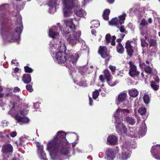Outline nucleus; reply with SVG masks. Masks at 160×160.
<instances>
[{
    "label": "nucleus",
    "instance_id": "nucleus-1",
    "mask_svg": "<svg viewBox=\"0 0 160 160\" xmlns=\"http://www.w3.org/2000/svg\"><path fill=\"white\" fill-rule=\"evenodd\" d=\"M8 4H3L0 6V33L4 39L10 42H14L19 40L23 27L21 16L17 15L14 19L17 27L12 30L9 26L8 13L7 12Z\"/></svg>",
    "mask_w": 160,
    "mask_h": 160
},
{
    "label": "nucleus",
    "instance_id": "nucleus-2",
    "mask_svg": "<svg viewBox=\"0 0 160 160\" xmlns=\"http://www.w3.org/2000/svg\"><path fill=\"white\" fill-rule=\"evenodd\" d=\"M72 19H69L63 20L62 24H65L64 28L61 29L59 26L60 23H57L58 27L53 26L49 29V35L53 38H56L59 36L58 31L61 30L63 34H72L67 35L66 38L68 43L72 47H75L79 42V38L81 35L80 31L77 30L75 24L72 22Z\"/></svg>",
    "mask_w": 160,
    "mask_h": 160
},
{
    "label": "nucleus",
    "instance_id": "nucleus-3",
    "mask_svg": "<svg viewBox=\"0 0 160 160\" xmlns=\"http://www.w3.org/2000/svg\"><path fill=\"white\" fill-rule=\"evenodd\" d=\"M49 49L53 53L56 52V62L65 66L70 70L72 69V67L79 58L78 53H76L74 56L71 54H67L64 52L66 50V47L63 41H60L58 45L53 44L52 42H50Z\"/></svg>",
    "mask_w": 160,
    "mask_h": 160
},
{
    "label": "nucleus",
    "instance_id": "nucleus-4",
    "mask_svg": "<svg viewBox=\"0 0 160 160\" xmlns=\"http://www.w3.org/2000/svg\"><path fill=\"white\" fill-rule=\"evenodd\" d=\"M66 135L64 132L59 131L53 139L48 142L47 149L51 155L55 156L60 153L65 155L69 154L70 145L65 138Z\"/></svg>",
    "mask_w": 160,
    "mask_h": 160
},
{
    "label": "nucleus",
    "instance_id": "nucleus-5",
    "mask_svg": "<svg viewBox=\"0 0 160 160\" xmlns=\"http://www.w3.org/2000/svg\"><path fill=\"white\" fill-rule=\"evenodd\" d=\"M63 2L64 8L63 12L65 17L70 16L73 12L72 9L74 8V12L80 17L85 18L86 13L85 10L80 9V6L77 0H62Z\"/></svg>",
    "mask_w": 160,
    "mask_h": 160
},
{
    "label": "nucleus",
    "instance_id": "nucleus-6",
    "mask_svg": "<svg viewBox=\"0 0 160 160\" xmlns=\"http://www.w3.org/2000/svg\"><path fill=\"white\" fill-rule=\"evenodd\" d=\"M131 112L130 110L127 109H118L114 114V117L115 120V127L116 130L119 133H121V129L122 127L124 132H126V130L124 124L122 122V116L125 112L129 113Z\"/></svg>",
    "mask_w": 160,
    "mask_h": 160
},
{
    "label": "nucleus",
    "instance_id": "nucleus-7",
    "mask_svg": "<svg viewBox=\"0 0 160 160\" xmlns=\"http://www.w3.org/2000/svg\"><path fill=\"white\" fill-rule=\"evenodd\" d=\"M126 17V14L125 13H123L122 15L120 16L118 18H113L109 22V24L114 25L117 28H119L121 32L127 34V32L126 30L125 27L123 26L122 25L124 23Z\"/></svg>",
    "mask_w": 160,
    "mask_h": 160
},
{
    "label": "nucleus",
    "instance_id": "nucleus-8",
    "mask_svg": "<svg viewBox=\"0 0 160 160\" xmlns=\"http://www.w3.org/2000/svg\"><path fill=\"white\" fill-rule=\"evenodd\" d=\"M13 151L12 146L8 143H5L2 146V155L4 157L9 158Z\"/></svg>",
    "mask_w": 160,
    "mask_h": 160
},
{
    "label": "nucleus",
    "instance_id": "nucleus-9",
    "mask_svg": "<svg viewBox=\"0 0 160 160\" xmlns=\"http://www.w3.org/2000/svg\"><path fill=\"white\" fill-rule=\"evenodd\" d=\"M129 75L134 79H137L139 75L140 72L137 69L136 67L134 65L133 62H129Z\"/></svg>",
    "mask_w": 160,
    "mask_h": 160
},
{
    "label": "nucleus",
    "instance_id": "nucleus-10",
    "mask_svg": "<svg viewBox=\"0 0 160 160\" xmlns=\"http://www.w3.org/2000/svg\"><path fill=\"white\" fill-rule=\"evenodd\" d=\"M60 0H48L47 4L49 7V12L52 14L56 12L57 8H59Z\"/></svg>",
    "mask_w": 160,
    "mask_h": 160
},
{
    "label": "nucleus",
    "instance_id": "nucleus-11",
    "mask_svg": "<svg viewBox=\"0 0 160 160\" xmlns=\"http://www.w3.org/2000/svg\"><path fill=\"white\" fill-rule=\"evenodd\" d=\"M98 52L100 54L101 57L103 58H106L107 57L108 58L109 56V52L106 46H100L99 48ZM109 60V58H108V59H106V61L108 62Z\"/></svg>",
    "mask_w": 160,
    "mask_h": 160
},
{
    "label": "nucleus",
    "instance_id": "nucleus-12",
    "mask_svg": "<svg viewBox=\"0 0 160 160\" xmlns=\"http://www.w3.org/2000/svg\"><path fill=\"white\" fill-rule=\"evenodd\" d=\"M151 152L155 158L160 160V145L156 144L153 146Z\"/></svg>",
    "mask_w": 160,
    "mask_h": 160
},
{
    "label": "nucleus",
    "instance_id": "nucleus-13",
    "mask_svg": "<svg viewBox=\"0 0 160 160\" xmlns=\"http://www.w3.org/2000/svg\"><path fill=\"white\" fill-rule=\"evenodd\" d=\"M103 73L104 77L107 79V82L108 85L111 86H115L116 85L115 83H112L111 82L112 77L108 69H106L103 71Z\"/></svg>",
    "mask_w": 160,
    "mask_h": 160
},
{
    "label": "nucleus",
    "instance_id": "nucleus-14",
    "mask_svg": "<svg viewBox=\"0 0 160 160\" xmlns=\"http://www.w3.org/2000/svg\"><path fill=\"white\" fill-rule=\"evenodd\" d=\"M131 153L129 149H123L121 154L119 155V158L122 160H126L130 157Z\"/></svg>",
    "mask_w": 160,
    "mask_h": 160
},
{
    "label": "nucleus",
    "instance_id": "nucleus-15",
    "mask_svg": "<svg viewBox=\"0 0 160 160\" xmlns=\"http://www.w3.org/2000/svg\"><path fill=\"white\" fill-rule=\"evenodd\" d=\"M107 158L108 160H113L116 157L114 149L111 148H108L106 151Z\"/></svg>",
    "mask_w": 160,
    "mask_h": 160
},
{
    "label": "nucleus",
    "instance_id": "nucleus-16",
    "mask_svg": "<svg viewBox=\"0 0 160 160\" xmlns=\"http://www.w3.org/2000/svg\"><path fill=\"white\" fill-rule=\"evenodd\" d=\"M116 39V37L115 36H113L112 37L109 34H107L105 37L106 42L107 44H108L110 42L112 46L115 45V40Z\"/></svg>",
    "mask_w": 160,
    "mask_h": 160
},
{
    "label": "nucleus",
    "instance_id": "nucleus-17",
    "mask_svg": "<svg viewBox=\"0 0 160 160\" xmlns=\"http://www.w3.org/2000/svg\"><path fill=\"white\" fill-rule=\"evenodd\" d=\"M130 42H131L129 40L127 41L126 44L125 48L128 55L130 57H131L132 56L134 51L132 49V47L130 44Z\"/></svg>",
    "mask_w": 160,
    "mask_h": 160
},
{
    "label": "nucleus",
    "instance_id": "nucleus-18",
    "mask_svg": "<svg viewBox=\"0 0 160 160\" xmlns=\"http://www.w3.org/2000/svg\"><path fill=\"white\" fill-rule=\"evenodd\" d=\"M127 93L124 92H121L118 95L117 104V105L120 104V103L124 102L126 98Z\"/></svg>",
    "mask_w": 160,
    "mask_h": 160
},
{
    "label": "nucleus",
    "instance_id": "nucleus-19",
    "mask_svg": "<svg viewBox=\"0 0 160 160\" xmlns=\"http://www.w3.org/2000/svg\"><path fill=\"white\" fill-rule=\"evenodd\" d=\"M107 141L110 144L116 145L118 142V138L114 135H111L108 137Z\"/></svg>",
    "mask_w": 160,
    "mask_h": 160
},
{
    "label": "nucleus",
    "instance_id": "nucleus-20",
    "mask_svg": "<svg viewBox=\"0 0 160 160\" xmlns=\"http://www.w3.org/2000/svg\"><path fill=\"white\" fill-rule=\"evenodd\" d=\"M15 118L18 122L26 123L28 122L29 121L28 118L25 117H22L18 114H17L15 115Z\"/></svg>",
    "mask_w": 160,
    "mask_h": 160
},
{
    "label": "nucleus",
    "instance_id": "nucleus-21",
    "mask_svg": "<svg viewBox=\"0 0 160 160\" xmlns=\"http://www.w3.org/2000/svg\"><path fill=\"white\" fill-rule=\"evenodd\" d=\"M122 149H129L130 148H135L133 144H131V142L128 140H126L123 142L122 145Z\"/></svg>",
    "mask_w": 160,
    "mask_h": 160
},
{
    "label": "nucleus",
    "instance_id": "nucleus-22",
    "mask_svg": "<svg viewBox=\"0 0 160 160\" xmlns=\"http://www.w3.org/2000/svg\"><path fill=\"white\" fill-rule=\"evenodd\" d=\"M139 66L141 68H143L146 72L149 74H151L152 73V69L150 67L146 65L144 63H142L141 62H140Z\"/></svg>",
    "mask_w": 160,
    "mask_h": 160
},
{
    "label": "nucleus",
    "instance_id": "nucleus-23",
    "mask_svg": "<svg viewBox=\"0 0 160 160\" xmlns=\"http://www.w3.org/2000/svg\"><path fill=\"white\" fill-rule=\"evenodd\" d=\"M37 152L38 154L41 159L43 160H48L46 158V154L44 151L43 149H42V148H41L40 150H38Z\"/></svg>",
    "mask_w": 160,
    "mask_h": 160
},
{
    "label": "nucleus",
    "instance_id": "nucleus-24",
    "mask_svg": "<svg viewBox=\"0 0 160 160\" xmlns=\"http://www.w3.org/2000/svg\"><path fill=\"white\" fill-rule=\"evenodd\" d=\"M148 25V22L144 19L142 20L139 25V28L141 30H146Z\"/></svg>",
    "mask_w": 160,
    "mask_h": 160
},
{
    "label": "nucleus",
    "instance_id": "nucleus-25",
    "mask_svg": "<svg viewBox=\"0 0 160 160\" xmlns=\"http://www.w3.org/2000/svg\"><path fill=\"white\" fill-rule=\"evenodd\" d=\"M22 80L25 84H28L31 82V78L30 75L28 74H25L23 75Z\"/></svg>",
    "mask_w": 160,
    "mask_h": 160
},
{
    "label": "nucleus",
    "instance_id": "nucleus-26",
    "mask_svg": "<svg viewBox=\"0 0 160 160\" xmlns=\"http://www.w3.org/2000/svg\"><path fill=\"white\" fill-rule=\"evenodd\" d=\"M138 112L143 116L144 119H146L147 117L145 115L146 112V108L144 107H141L138 110Z\"/></svg>",
    "mask_w": 160,
    "mask_h": 160
},
{
    "label": "nucleus",
    "instance_id": "nucleus-27",
    "mask_svg": "<svg viewBox=\"0 0 160 160\" xmlns=\"http://www.w3.org/2000/svg\"><path fill=\"white\" fill-rule=\"evenodd\" d=\"M116 50L117 52L120 54H122L124 51V49L122 44L119 42L117 45Z\"/></svg>",
    "mask_w": 160,
    "mask_h": 160
},
{
    "label": "nucleus",
    "instance_id": "nucleus-28",
    "mask_svg": "<svg viewBox=\"0 0 160 160\" xmlns=\"http://www.w3.org/2000/svg\"><path fill=\"white\" fill-rule=\"evenodd\" d=\"M129 94L130 96L135 97L138 94V91L135 89H132L129 91Z\"/></svg>",
    "mask_w": 160,
    "mask_h": 160
},
{
    "label": "nucleus",
    "instance_id": "nucleus-29",
    "mask_svg": "<svg viewBox=\"0 0 160 160\" xmlns=\"http://www.w3.org/2000/svg\"><path fill=\"white\" fill-rule=\"evenodd\" d=\"M126 120L128 123L131 125L134 124L136 122L134 118L128 116L126 118Z\"/></svg>",
    "mask_w": 160,
    "mask_h": 160
},
{
    "label": "nucleus",
    "instance_id": "nucleus-30",
    "mask_svg": "<svg viewBox=\"0 0 160 160\" xmlns=\"http://www.w3.org/2000/svg\"><path fill=\"white\" fill-rule=\"evenodd\" d=\"M110 12V10L109 9H106L104 11L102 15V17L104 19L107 20L108 19V16Z\"/></svg>",
    "mask_w": 160,
    "mask_h": 160
},
{
    "label": "nucleus",
    "instance_id": "nucleus-31",
    "mask_svg": "<svg viewBox=\"0 0 160 160\" xmlns=\"http://www.w3.org/2000/svg\"><path fill=\"white\" fill-rule=\"evenodd\" d=\"M92 26L90 28H97L99 26L100 23L97 20H93L91 22Z\"/></svg>",
    "mask_w": 160,
    "mask_h": 160
},
{
    "label": "nucleus",
    "instance_id": "nucleus-32",
    "mask_svg": "<svg viewBox=\"0 0 160 160\" xmlns=\"http://www.w3.org/2000/svg\"><path fill=\"white\" fill-rule=\"evenodd\" d=\"M150 85L152 88L155 91L158 90L159 88L158 86L157 85V83L155 82H151Z\"/></svg>",
    "mask_w": 160,
    "mask_h": 160
},
{
    "label": "nucleus",
    "instance_id": "nucleus-33",
    "mask_svg": "<svg viewBox=\"0 0 160 160\" xmlns=\"http://www.w3.org/2000/svg\"><path fill=\"white\" fill-rule=\"evenodd\" d=\"M149 46L156 47L157 45L156 40L153 39H150L149 42Z\"/></svg>",
    "mask_w": 160,
    "mask_h": 160
},
{
    "label": "nucleus",
    "instance_id": "nucleus-34",
    "mask_svg": "<svg viewBox=\"0 0 160 160\" xmlns=\"http://www.w3.org/2000/svg\"><path fill=\"white\" fill-rule=\"evenodd\" d=\"M129 130L131 132L130 134L132 137H136L137 136V134L136 132H135L133 128H129Z\"/></svg>",
    "mask_w": 160,
    "mask_h": 160
},
{
    "label": "nucleus",
    "instance_id": "nucleus-35",
    "mask_svg": "<svg viewBox=\"0 0 160 160\" xmlns=\"http://www.w3.org/2000/svg\"><path fill=\"white\" fill-rule=\"evenodd\" d=\"M143 100L144 102L146 104H148L149 102L150 98L148 95L145 94L143 98Z\"/></svg>",
    "mask_w": 160,
    "mask_h": 160
},
{
    "label": "nucleus",
    "instance_id": "nucleus-36",
    "mask_svg": "<svg viewBox=\"0 0 160 160\" xmlns=\"http://www.w3.org/2000/svg\"><path fill=\"white\" fill-rule=\"evenodd\" d=\"M141 46L142 47H147L148 46V43H147L144 38H141Z\"/></svg>",
    "mask_w": 160,
    "mask_h": 160
},
{
    "label": "nucleus",
    "instance_id": "nucleus-37",
    "mask_svg": "<svg viewBox=\"0 0 160 160\" xmlns=\"http://www.w3.org/2000/svg\"><path fill=\"white\" fill-rule=\"evenodd\" d=\"M99 94V91L98 90H96L94 91L92 93L93 98L94 99H96L98 96Z\"/></svg>",
    "mask_w": 160,
    "mask_h": 160
},
{
    "label": "nucleus",
    "instance_id": "nucleus-38",
    "mask_svg": "<svg viewBox=\"0 0 160 160\" xmlns=\"http://www.w3.org/2000/svg\"><path fill=\"white\" fill-rule=\"evenodd\" d=\"M26 87L27 90L29 92H32L33 91L32 85L27 84L26 85Z\"/></svg>",
    "mask_w": 160,
    "mask_h": 160
},
{
    "label": "nucleus",
    "instance_id": "nucleus-39",
    "mask_svg": "<svg viewBox=\"0 0 160 160\" xmlns=\"http://www.w3.org/2000/svg\"><path fill=\"white\" fill-rule=\"evenodd\" d=\"M24 68L25 71L26 72H32L33 71V70L28 66H25Z\"/></svg>",
    "mask_w": 160,
    "mask_h": 160
},
{
    "label": "nucleus",
    "instance_id": "nucleus-40",
    "mask_svg": "<svg viewBox=\"0 0 160 160\" xmlns=\"http://www.w3.org/2000/svg\"><path fill=\"white\" fill-rule=\"evenodd\" d=\"M109 68L112 72V74H114L116 69V67L110 65L109 66Z\"/></svg>",
    "mask_w": 160,
    "mask_h": 160
},
{
    "label": "nucleus",
    "instance_id": "nucleus-41",
    "mask_svg": "<svg viewBox=\"0 0 160 160\" xmlns=\"http://www.w3.org/2000/svg\"><path fill=\"white\" fill-rule=\"evenodd\" d=\"M124 125L125 127V128H126V132H124L122 131L123 130V129H122V127H121V131H122L121 132V133H119L117 131V132L119 134L125 136V135H127V128H126V126H125L124 124Z\"/></svg>",
    "mask_w": 160,
    "mask_h": 160
},
{
    "label": "nucleus",
    "instance_id": "nucleus-42",
    "mask_svg": "<svg viewBox=\"0 0 160 160\" xmlns=\"http://www.w3.org/2000/svg\"><path fill=\"white\" fill-rule=\"evenodd\" d=\"M133 11V12L135 13H136L138 11V9L137 8H132L129 9V14H130L131 13H132Z\"/></svg>",
    "mask_w": 160,
    "mask_h": 160
},
{
    "label": "nucleus",
    "instance_id": "nucleus-43",
    "mask_svg": "<svg viewBox=\"0 0 160 160\" xmlns=\"http://www.w3.org/2000/svg\"><path fill=\"white\" fill-rule=\"evenodd\" d=\"M28 112L27 111L24 109H22L20 112V114L23 115H25Z\"/></svg>",
    "mask_w": 160,
    "mask_h": 160
},
{
    "label": "nucleus",
    "instance_id": "nucleus-44",
    "mask_svg": "<svg viewBox=\"0 0 160 160\" xmlns=\"http://www.w3.org/2000/svg\"><path fill=\"white\" fill-rule=\"evenodd\" d=\"M128 28H130L131 30H132L134 29V27L132 23H129L128 25Z\"/></svg>",
    "mask_w": 160,
    "mask_h": 160
},
{
    "label": "nucleus",
    "instance_id": "nucleus-45",
    "mask_svg": "<svg viewBox=\"0 0 160 160\" xmlns=\"http://www.w3.org/2000/svg\"><path fill=\"white\" fill-rule=\"evenodd\" d=\"M17 134V133L16 132H11L10 134V136H11L12 137H15Z\"/></svg>",
    "mask_w": 160,
    "mask_h": 160
},
{
    "label": "nucleus",
    "instance_id": "nucleus-46",
    "mask_svg": "<svg viewBox=\"0 0 160 160\" xmlns=\"http://www.w3.org/2000/svg\"><path fill=\"white\" fill-rule=\"evenodd\" d=\"M20 89L18 87H15L14 88L13 92H19L20 91Z\"/></svg>",
    "mask_w": 160,
    "mask_h": 160
},
{
    "label": "nucleus",
    "instance_id": "nucleus-47",
    "mask_svg": "<svg viewBox=\"0 0 160 160\" xmlns=\"http://www.w3.org/2000/svg\"><path fill=\"white\" fill-rule=\"evenodd\" d=\"M37 147L38 148V150H40V148H42V149H43V146L42 145H41L39 143H38L36 145Z\"/></svg>",
    "mask_w": 160,
    "mask_h": 160
},
{
    "label": "nucleus",
    "instance_id": "nucleus-48",
    "mask_svg": "<svg viewBox=\"0 0 160 160\" xmlns=\"http://www.w3.org/2000/svg\"><path fill=\"white\" fill-rule=\"evenodd\" d=\"M99 79L102 82H103L105 81V78L103 77V76L102 75H101L99 76Z\"/></svg>",
    "mask_w": 160,
    "mask_h": 160
},
{
    "label": "nucleus",
    "instance_id": "nucleus-49",
    "mask_svg": "<svg viewBox=\"0 0 160 160\" xmlns=\"http://www.w3.org/2000/svg\"><path fill=\"white\" fill-rule=\"evenodd\" d=\"M153 48L151 49V52L153 53H156V52L157 51V49L156 47H153Z\"/></svg>",
    "mask_w": 160,
    "mask_h": 160
},
{
    "label": "nucleus",
    "instance_id": "nucleus-50",
    "mask_svg": "<svg viewBox=\"0 0 160 160\" xmlns=\"http://www.w3.org/2000/svg\"><path fill=\"white\" fill-rule=\"evenodd\" d=\"M90 0H83L82 2V7H84L86 2H88Z\"/></svg>",
    "mask_w": 160,
    "mask_h": 160
},
{
    "label": "nucleus",
    "instance_id": "nucleus-51",
    "mask_svg": "<svg viewBox=\"0 0 160 160\" xmlns=\"http://www.w3.org/2000/svg\"><path fill=\"white\" fill-rule=\"evenodd\" d=\"M81 50H87L88 51V47H87V46H86L84 45L83 47H82L81 48Z\"/></svg>",
    "mask_w": 160,
    "mask_h": 160
},
{
    "label": "nucleus",
    "instance_id": "nucleus-52",
    "mask_svg": "<svg viewBox=\"0 0 160 160\" xmlns=\"http://www.w3.org/2000/svg\"><path fill=\"white\" fill-rule=\"evenodd\" d=\"M28 137L27 136H24V137L22 136L20 138V140H21V141H23V142H24L25 140V138H27Z\"/></svg>",
    "mask_w": 160,
    "mask_h": 160
},
{
    "label": "nucleus",
    "instance_id": "nucleus-53",
    "mask_svg": "<svg viewBox=\"0 0 160 160\" xmlns=\"http://www.w3.org/2000/svg\"><path fill=\"white\" fill-rule=\"evenodd\" d=\"M2 88L0 86V92H1L2 91ZM4 94L2 93L0 94V98H2L4 96Z\"/></svg>",
    "mask_w": 160,
    "mask_h": 160
},
{
    "label": "nucleus",
    "instance_id": "nucleus-54",
    "mask_svg": "<svg viewBox=\"0 0 160 160\" xmlns=\"http://www.w3.org/2000/svg\"><path fill=\"white\" fill-rule=\"evenodd\" d=\"M89 105L90 106H92V104L93 100L92 98L91 97L89 98Z\"/></svg>",
    "mask_w": 160,
    "mask_h": 160
},
{
    "label": "nucleus",
    "instance_id": "nucleus-55",
    "mask_svg": "<svg viewBox=\"0 0 160 160\" xmlns=\"http://www.w3.org/2000/svg\"><path fill=\"white\" fill-rule=\"evenodd\" d=\"M140 31H141V33H140V34H141L142 35V36H144V37H145V39H146V37L145 36V33L143 31L144 30H140Z\"/></svg>",
    "mask_w": 160,
    "mask_h": 160
},
{
    "label": "nucleus",
    "instance_id": "nucleus-56",
    "mask_svg": "<svg viewBox=\"0 0 160 160\" xmlns=\"http://www.w3.org/2000/svg\"><path fill=\"white\" fill-rule=\"evenodd\" d=\"M154 79L156 82L157 83H158L159 82L160 80L159 78L158 77L156 76L155 78Z\"/></svg>",
    "mask_w": 160,
    "mask_h": 160
},
{
    "label": "nucleus",
    "instance_id": "nucleus-57",
    "mask_svg": "<svg viewBox=\"0 0 160 160\" xmlns=\"http://www.w3.org/2000/svg\"><path fill=\"white\" fill-rule=\"evenodd\" d=\"M96 31L95 30H94V29L92 30H91V33H92V34L93 35H96Z\"/></svg>",
    "mask_w": 160,
    "mask_h": 160
},
{
    "label": "nucleus",
    "instance_id": "nucleus-58",
    "mask_svg": "<svg viewBox=\"0 0 160 160\" xmlns=\"http://www.w3.org/2000/svg\"><path fill=\"white\" fill-rule=\"evenodd\" d=\"M119 35H120V37L122 39L125 36V34H124V33L120 34H119Z\"/></svg>",
    "mask_w": 160,
    "mask_h": 160
},
{
    "label": "nucleus",
    "instance_id": "nucleus-59",
    "mask_svg": "<svg viewBox=\"0 0 160 160\" xmlns=\"http://www.w3.org/2000/svg\"><path fill=\"white\" fill-rule=\"evenodd\" d=\"M108 2L110 4L112 3L114 1V0H107Z\"/></svg>",
    "mask_w": 160,
    "mask_h": 160
},
{
    "label": "nucleus",
    "instance_id": "nucleus-60",
    "mask_svg": "<svg viewBox=\"0 0 160 160\" xmlns=\"http://www.w3.org/2000/svg\"><path fill=\"white\" fill-rule=\"evenodd\" d=\"M19 70V69L18 68H15L14 71L15 72H18Z\"/></svg>",
    "mask_w": 160,
    "mask_h": 160
},
{
    "label": "nucleus",
    "instance_id": "nucleus-61",
    "mask_svg": "<svg viewBox=\"0 0 160 160\" xmlns=\"http://www.w3.org/2000/svg\"><path fill=\"white\" fill-rule=\"evenodd\" d=\"M148 22L150 23H151L152 22V19L151 18H148Z\"/></svg>",
    "mask_w": 160,
    "mask_h": 160
},
{
    "label": "nucleus",
    "instance_id": "nucleus-62",
    "mask_svg": "<svg viewBox=\"0 0 160 160\" xmlns=\"http://www.w3.org/2000/svg\"><path fill=\"white\" fill-rule=\"evenodd\" d=\"M122 39L121 38H119L117 40V42H118L119 43L122 40Z\"/></svg>",
    "mask_w": 160,
    "mask_h": 160
},
{
    "label": "nucleus",
    "instance_id": "nucleus-63",
    "mask_svg": "<svg viewBox=\"0 0 160 160\" xmlns=\"http://www.w3.org/2000/svg\"><path fill=\"white\" fill-rule=\"evenodd\" d=\"M76 144V143H75V142L72 143V148L74 147L75 146Z\"/></svg>",
    "mask_w": 160,
    "mask_h": 160
},
{
    "label": "nucleus",
    "instance_id": "nucleus-64",
    "mask_svg": "<svg viewBox=\"0 0 160 160\" xmlns=\"http://www.w3.org/2000/svg\"><path fill=\"white\" fill-rule=\"evenodd\" d=\"M141 75L142 76V78H144V74L143 73V72H142L141 73Z\"/></svg>",
    "mask_w": 160,
    "mask_h": 160
}]
</instances>
